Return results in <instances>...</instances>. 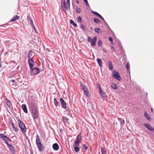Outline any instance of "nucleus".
<instances>
[{"mask_svg":"<svg viewBox=\"0 0 154 154\" xmlns=\"http://www.w3.org/2000/svg\"><path fill=\"white\" fill-rule=\"evenodd\" d=\"M67 5L68 8H69L70 9V2L67 3Z\"/></svg>","mask_w":154,"mask_h":154,"instance_id":"nucleus-50","label":"nucleus"},{"mask_svg":"<svg viewBox=\"0 0 154 154\" xmlns=\"http://www.w3.org/2000/svg\"><path fill=\"white\" fill-rule=\"evenodd\" d=\"M144 116L146 117V119L149 121H151L152 119L149 115L147 113V112L145 111L144 112Z\"/></svg>","mask_w":154,"mask_h":154,"instance_id":"nucleus-16","label":"nucleus"},{"mask_svg":"<svg viewBox=\"0 0 154 154\" xmlns=\"http://www.w3.org/2000/svg\"><path fill=\"white\" fill-rule=\"evenodd\" d=\"M78 22L79 23H81L82 22V20L81 17L80 16H79L78 17L77 19Z\"/></svg>","mask_w":154,"mask_h":154,"instance_id":"nucleus-38","label":"nucleus"},{"mask_svg":"<svg viewBox=\"0 0 154 154\" xmlns=\"http://www.w3.org/2000/svg\"><path fill=\"white\" fill-rule=\"evenodd\" d=\"M109 40L110 42H111V41H112L113 40V39H112V38L111 37H109Z\"/></svg>","mask_w":154,"mask_h":154,"instance_id":"nucleus-49","label":"nucleus"},{"mask_svg":"<svg viewBox=\"0 0 154 154\" xmlns=\"http://www.w3.org/2000/svg\"><path fill=\"white\" fill-rule=\"evenodd\" d=\"M14 130V131L15 132H17L18 130V128L15 126L13 127V128H12Z\"/></svg>","mask_w":154,"mask_h":154,"instance_id":"nucleus-44","label":"nucleus"},{"mask_svg":"<svg viewBox=\"0 0 154 154\" xmlns=\"http://www.w3.org/2000/svg\"><path fill=\"white\" fill-rule=\"evenodd\" d=\"M10 151L11 152L12 154H15L16 153V152L14 148V147L12 146V145H9V146L8 147Z\"/></svg>","mask_w":154,"mask_h":154,"instance_id":"nucleus-14","label":"nucleus"},{"mask_svg":"<svg viewBox=\"0 0 154 154\" xmlns=\"http://www.w3.org/2000/svg\"><path fill=\"white\" fill-rule=\"evenodd\" d=\"M69 120L66 117L63 116H62V121L64 123L67 122Z\"/></svg>","mask_w":154,"mask_h":154,"instance_id":"nucleus-26","label":"nucleus"},{"mask_svg":"<svg viewBox=\"0 0 154 154\" xmlns=\"http://www.w3.org/2000/svg\"><path fill=\"white\" fill-rule=\"evenodd\" d=\"M0 138L4 140V142L6 144L8 147L9 146V145H11L8 143V140H6L5 138L4 139V138L3 137L1 138Z\"/></svg>","mask_w":154,"mask_h":154,"instance_id":"nucleus-29","label":"nucleus"},{"mask_svg":"<svg viewBox=\"0 0 154 154\" xmlns=\"http://www.w3.org/2000/svg\"><path fill=\"white\" fill-rule=\"evenodd\" d=\"M98 46L99 47H101L102 45V42L100 39H99L98 41Z\"/></svg>","mask_w":154,"mask_h":154,"instance_id":"nucleus-33","label":"nucleus"},{"mask_svg":"<svg viewBox=\"0 0 154 154\" xmlns=\"http://www.w3.org/2000/svg\"><path fill=\"white\" fill-rule=\"evenodd\" d=\"M103 50L104 52L106 53V51L105 49H103Z\"/></svg>","mask_w":154,"mask_h":154,"instance_id":"nucleus-54","label":"nucleus"},{"mask_svg":"<svg viewBox=\"0 0 154 154\" xmlns=\"http://www.w3.org/2000/svg\"><path fill=\"white\" fill-rule=\"evenodd\" d=\"M32 50H30L29 51L27 54V57H28V62L29 65H30V67H32V66L33 65L32 64L35 62L33 59L32 56Z\"/></svg>","mask_w":154,"mask_h":154,"instance_id":"nucleus-4","label":"nucleus"},{"mask_svg":"<svg viewBox=\"0 0 154 154\" xmlns=\"http://www.w3.org/2000/svg\"><path fill=\"white\" fill-rule=\"evenodd\" d=\"M101 152L102 154H106V152L105 149L101 147Z\"/></svg>","mask_w":154,"mask_h":154,"instance_id":"nucleus-37","label":"nucleus"},{"mask_svg":"<svg viewBox=\"0 0 154 154\" xmlns=\"http://www.w3.org/2000/svg\"><path fill=\"white\" fill-rule=\"evenodd\" d=\"M91 13L92 14L96 15L98 17H99V16H100V14L98 13L97 12H95V11H92L91 12Z\"/></svg>","mask_w":154,"mask_h":154,"instance_id":"nucleus-34","label":"nucleus"},{"mask_svg":"<svg viewBox=\"0 0 154 154\" xmlns=\"http://www.w3.org/2000/svg\"><path fill=\"white\" fill-rule=\"evenodd\" d=\"M81 28L82 29V30L83 31H85V26L83 24H82L80 25Z\"/></svg>","mask_w":154,"mask_h":154,"instance_id":"nucleus-40","label":"nucleus"},{"mask_svg":"<svg viewBox=\"0 0 154 154\" xmlns=\"http://www.w3.org/2000/svg\"><path fill=\"white\" fill-rule=\"evenodd\" d=\"M31 25L32 26V27H33V29L34 30H35V31L36 32H37V31H36V29H35V26H34V24L33 23V25L32 24V25Z\"/></svg>","mask_w":154,"mask_h":154,"instance_id":"nucleus-47","label":"nucleus"},{"mask_svg":"<svg viewBox=\"0 0 154 154\" xmlns=\"http://www.w3.org/2000/svg\"><path fill=\"white\" fill-rule=\"evenodd\" d=\"M144 125L145 127L150 131H153L154 129L149 124H145Z\"/></svg>","mask_w":154,"mask_h":154,"instance_id":"nucleus-13","label":"nucleus"},{"mask_svg":"<svg viewBox=\"0 0 154 154\" xmlns=\"http://www.w3.org/2000/svg\"><path fill=\"white\" fill-rule=\"evenodd\" d=\"M126 68L128 69H129V62H128L126 65Z\"/></svg>","mask_w":154,"mask_h":154,"instance_id":"nucleus-45","label":"nucleus"},{"mask_svg":"<svg viewBox=\"0 0 154 154\" xmlns=\"http://www.w3.org/2000/svg\"><path fill=\"white\" fill-rule=\"evenodd\" d=\"M111 42L112 44H113V40Z\"/></svg>","mask_w":154,"mask_h":154,"instance_id":"nucleus-59","label":"nucleus"},{"mask_svg":"<svg viewBox=\"0 0 154 154\" xmlns=\"http://www.w3.org/2000/svg\"><path fill=\"white\" fill-rule=\"evenodd\" d=\"M82 139V137L81 133H80L77 137L75 140L73 144L75 145H79L81 140Z\"/></svg>","mask_w":154,"mask_h":154,"instance_id":"nucleus-9","label":"nucleus"},{"mask_svg":"<svg viewBox=\"0 0 154 154\" xmlns=\"http://www.w3.org/2000/svg\"><path fill=\"white\" fill-rule=\"evenodd\" d=\"M147 95H148L147 93V92H146V97H147Z\"/></svg>","mask_w":154,"mask_h":154,"instance_id":"nucleus-60","label":"nucleus"},{"mask_svg":"<svg viewBox=\"0 0 154 154\" xmlns=\"http://www.w3.org/2000/svg\"><path fill=\"white\" fill-rule=\"evenodd\" d=\"M11 125L12 126V128H13V127L15 126L14 124L13 123L11 124Z\"/></svg>","mask_w":154,"mask_h":154,"instance_id":"nucleus-53","label":"nucleus"},{"mask_svg":"<svg viewBox=\"0 0 154 154\" xmlns=\"http://www.w3.org/2000/svg\"><path fill=\"white\" fill-rule=\"evenodd\" d=\"M70 23L73 26H74L75 27H77V24L75 23L72 20H70Z\"/></svg>","mask_w":154,"mask_h":154,"instance_id":"nucleus-25","label":"nucleus"},{"mask_svg":"<svg viewBox=\"0 0 154 154\" xmlns=\"http://www.w3.org/2000/svg\"><path fill=\"white\" fill-rule=\"evenodd\" d=\"M98 89H99V91H100V90H102L101 89V87H100V84H98Z\"/></svg>","mask_w":154,"mask_h":154,"instance_id":"nucleus-48","label":"nucleus"},{"mask_svg":"<svg viewBox=\"0 0 154 154\" xmlns=\"http://www.w3.org/2000/svg\"><path fill=\"white\" fill-rule=\"evenodd\" d=\"M111 48H112V51H115V48L114 47H113V46H112Z\"/></svg>","mask_w":154,"mask_h":154,"instance_id":"nucleus-52","label":"nucleus"},{"mask_svg":"<svg viewBox=\"0 0 154 154\" xmlns=\"http://www.w3.org/2000/svg\"><path fill=\"white\" fill-rule=\"evenodd\" d=\"M27 18L29 22H30V25H33V21L32 20L31 17L29 15L27 16Z\"/></svg>","mask_w":154,"mask_h":154,"instance_id":"nucleus-24","label":"nucleus"},{"mask_svg":"<svg viewBox=\"0 0 154 154\" xmlns=\"http://www.w3.org/2000/svg\"><path fill=\"white\" fill-rule=\"evenodd\" d=\"M81 85L82 89L83 91L84 94L87 97H89L90 96L89 94V92L86 86L85 85H82L81 83Z\"/></svg>","mask_w":154,"mask_h":154,"instance_id":"nucleus-8","label":"nucleus"},{"mask_svg":"<svg viewBox=\"0 0 154 154\" xmlns=\"http://www.w3.org/2000/svg\"><path fill=\"white\" fill-rule=\"evenodd\" d=\"M8 53V52H6L5 53V55H6V54H7Z\"/></svg>","mask_w":154,"mask_h":154,"instance_id":"nucleus-57","label":"nucleus"},{"mask_svg":"<svg viewBox=\"0 0 154 154\" xmlns=\"http://www.w3.org/2000/svg\"><path fill=\"white\" fill-rule=\"evenodd\" d=\"M65 112L67 114H69L70 113V110L69 109H67L65 110Z\"/></svg>","mask_w":154,"mask_h":154,"instance_id":"nucleus-39","label":"nucleus"},{"mask_svg":"<svg viewBox=\"0 0 154 154\" xmlns=\"http://www.w3.org/2000/svg\"><path fill=\"white\" fill-rule=\"evenodd\" d=\"M54 105L56 106H57L58 105V102L56 99V98H54Z\"/></svg>","mask_w":154,"mask_h":154,"instance_id":"nucleus-36","label":"nucleus"},{"mask_svg":"<svg viewBox=\"0 0 154 154\" xmlns=\"http://www.w3.org/2000/svg\"><path fill=\"white\" fill-rule=\"evenodd\" d=\"M3 51V50H2V52Z\"/></svg>","mask_w":154,"mask_h":154,"instance_id":"nucleus-64","label":"nucleus"},{"mask_svg":"<svg viewBox=\"0 0 154 154\" xmlns=\"http://www.w3.org/2000/svg\"><path fill=\"white\" fill-rule=\"evenodd\" d=\"M3 134H0V138H1L2 137V135Z\"/></svg>","mask_w":154,"mask_h":154,"instance_id":"nucleus-56","label":"nucleus"},{"mask_svg":"<svg viewBox=\"0 0 154 154\" xmlns=\"http://www.w3.org/2000/svg\"><path fill=\"white\" fill-rule=\"evenodd\" d=\"M112 77L117 80L120 81L121 80V78L120 77L119 73L116 71L113 72Z\"/></svg>","mask_w":154,"mask_h":154,"instance_id":"nucleus-10","label":"nucleus"},{"mask_svg":"<svg viewBox=\"0 0 154 154\" xmlns=\"http://www.w3.org/2000/svg\"><path fill=\"white\" fill-rule=\"evenodd\" d=\"M22 108L24 112L25 113H28V111L26 105L25 104H23L22 105Z\"/></svg>","mask_w":154,"mask_h":154,"instance_id":"nucleus-20","label":"nucleus"},{"mask_svg":"<svg viewBox=\"0 0 154 154\" xmlns=\"http://www.w3.org/2000/svg\"><path fill=\"white\" fill-rule=\"evenodd\" d=\"M97 61L99 65V66L100 67H101L102 65V62L101 60L100 59L97 58Z\"/></svg>","mask_w":154,"mask_h":154,"instance_id":"nucleus-23","label":"nucleus"},{"mask_svg":"<svg viewBox=\"0 0 154 154\" xmlns=\"http://www.w3.org/2000/svg\"><path fill=\"white\" fill-rule=\"evenodd\" d=\"M97 39V37L96 36L94 37L92 39L90 36H88V42L91 43V45L93 47L95 46Z\"/></svg>","mask_w":154,"mask_h":154,"instance_id":"nucleus-6","label":"nucleus"},{"mask_svg":"<svg viewBox=\"0 0 154 154\" xmlns=\"http://www.w3.org/2000/svg\"><path fill=\"white\" fill-rule=\"evenodd\" d=\"M82 147L85 150H87L88 148V147L85 144L83 145Z\"/></svg>","mask_w":154,"mask_h":154,"instance_id":"nucleus-42","label":"nucleus"},{"mask_svg":"<svg viewBox=\"0 0 154 154\" xmlns=\"http://www.w3.org/2000/svg\"><path fill=\"white\" fill-rule=\"evenodd\" d=\"M19 128L22 133H24L26 131V128L23 122L20 119L18 120Z\"/></svg>","mask_w":154,"mask_h":154,"instance_id":"nucleus-5","label":"nucleus"},{"mask_svg":"<svg viewBox=\"0 0 154 154\" xmlns=\"http://www.w3.org/2000/svg\"><path fill=\"white\" fill-rule=\"evenodd\" d=\"M61 7L62 9L64 12H66V11L68 10L67 6L66 5L65 0H64L63 1H61Z\"/></svg>","mask_w":154,"mask_h":154,"instance_id":"nucleus-11","label":"nucleus"},{"mask_svg":"<svg viewBox=\"0 0 154 154\" xmlns=\"http://www.w3.org/2000/svg\"><path fill=\"white\" fill-rule=\"evenodd\" d=\"M76 11L77 13H79L80 12L81 9L79 8H78V7L76 8Z\"/></svg>","mask_w":154,"mask_h":154,"instance_id":"nucleus-43","label":"nucleus"},{"mask_svg":"<svg viewBox=\"0 0 154 154\" xmlns=\"http://www.w3.org/2000/svg\"><path fill=\"white\" fill-rule=\"evenodd\" d=\"M76 2L77 3V4L79 3V1L78 0H76Z\"/></svg>","mask_w":154,"mask_h":154,"instance_id":"nucleus-55","label":"nucleus"},{"mask_svg":"<svg viewBox=\"0 0 154 154\" xmlns=\"http://www.w3.org/2000/svg\"><path fill=\"white\" fill-rule=\"evenodd\" d=\"M35 144L39 151L42 152L44 149V148L40 141L39 136L38 134H37L36 135Z\"/></svg>","mask_w":154,"mask_h":154,"instance_id":"nucleus-1","label":"nucleus"},{"mask_svg":"<svg viewBox=\"0 0 154 154\" xmlns=\"http://www.w3.org/2000/svg\"><path fill=\"white\" fill-rule=\"evenodd\" d=\"M94 31L96 32H97L98 33L102 32L101 29L99 28H95L94 29Z\"/></svg>","mask_w":154,"mask_h":154,"instance_id":"nucleus-28","label":"nucleus"},{"mask_svg":"<svg viewBox=\"0 0 154 154\" xmlns=\"http://www.w3.org/2000/svg\"><path fill=\"white\" fill-rule=\"evenodd\" d=\"M6 105L10 109V100H8V99H6Z\"/></svg>","mask_w":154,"mask_h":154,"instance_id":"nucleus-30","label":"nucleus"},{"mask_svg":"<svg viewBox=\"0 0 154 154\" xmlns=\"http://www.w3.org/2000/svg\"><path fill=\"white\" fill-rule=\"evenodd\" d=\"M2 135V136L1 138L3 137L4 138V139L5 138V139L7 140H8V141H11V139L9 138L6 136L5 135H4V134H3Z\"/></svg>","mask_w":154,"mask_h":154,"instance_id":"nucleus-27","label":"nucleus"},{"mask_svg":"<svg viewBox=\"0 0 154 154\" xmlns=\"http://www.w3.org/2000/svg\"><path fill=\"white\" fill-rule=\"evenodd\" d=\"M99 93L101 97L103 98L106 99V98L105 93L102 90L99 91Z\"/></svg>","mask_w":154,"mask_h":154,"instance_id":"nucleus-18","label":"nucleus"},{"mask_svg":"<svg viewBox=\"0 0 154 154\" xmlns=\"http://www.w3.org/2000/svg\"><path fill=\"white\" fill-rule=\"evenodd\" d=\"M84 2L87 6L88 7L89 6V5L88 2L87 0H84Z\"/></svg>","mask_w":154,"mask_h":154,"instance_id":"nucleus-41","label":"nucleus"},{"mask_svg":"<svg viewBox=\"0 0 154 154\" xmlns=\"http://www.w3.org/2000/svg\"><path fill=\"white\" fill-rule=\"evenodd\" d=\"M9 84L12 87H16L17 85V82L14 80L10 81Z\"/></svg>","mask_w":154,"mask_h":154,"instance_id":"nucleus-17","label":"nucleus"},{"mask_svg":"<svg viewBox=\"0 0 154 154\" xmlns=\"http://www.w3.org/2000/svg\"><path fill=\"white\" fill-rule=\"evenodd\" d=\"M98 17L101 18L105 23H106L104 19L101 15H100V16H99Z\"/></svg>","mask_w":154,"mask_h":154,"instance_id":"nucleus-46","label":"nucleus"},{"mask_svg":"<svg viewBox=\"0 0 154 154\" xmlns=\"http://www.w3.org/2000/svg\"><path fill=\"white\" fill-rule=\"evenodd\" d=\"M94 22L96 23H100L99 20L97 18H94Z\"/></svg>","mask_w":154,"mask_h":154,"instance_id":"nucleus-35","label":"nucleus"},{"mask_svg":"<svg viewBox=\"0 0 154 154\" xmlns=\"http://www.w3.org/2000/svg\"><path fill=\"white\" fill-rule=\"evenodd\" d=\"M119 121H120L121 124L122 125H123L125 124V121L124 120L122 119L121 118H119Z\"/></svg>","mask_w":154,"mask_h":154,"instance_id":"nucleus-32","label":"nucleus"},{"mask_svg":"<svg viewBox=\"0 0 154 154\" xmlns=\"http://www.w3.org/2000/svg\"><path fill=\"white\" fill-rule=\"evenodd\" d=\"M108 64L109 69L112 70L113 69V64L112 62L110 61H109Z\"/></svg>","mask_w":154,"mask_h":154,"instance_id":"nucleus-22","label":"nucleus"},{"mask_svg":"<svg viewBox=\"0 0 154 154\" xmlns=\"http://www.w3.org/2000/svg\"><path fill=\"white\" fill-rule=\"evenodd\" d=\"M35 63H34L33 64H32L33 65L30 67V65L29 66L30 69L31 70L30 72V75H36L38 74L40 72L39 69L38 68H33L34 66Z\"/></svg>","mask_w":154,"mask_h":154,"instance_id":"nucleus-3","label":"nucleus"},{"mask_svg":"<svg viewBox=\"0 0 154 154\" xmlns=\"http://www.w3.org/2000/svg\"><path fill=\"white\" fill-rule=\"evenodd\" d=\"M91 30H93V28L92 27H91L90 28Z\"/></svg>","mask_w":154,"mask_h":154,"instance_id":"nucleus-62","label":"nucleus"},{"mask_svg":"<svg viewBox=\"0 0 154 154\" xmlns=\"http://www.w3.org/2000/svg\"><path fill=\"white\" fill-rule=\"evenodd\" d=\"M53 148L55 151H57L59 149V146L57 143H55L53 145Z\"/></svg>","mask_w":154,"mask_h":154,"instance_id":"nucleus-19","label":"nucleus"},{"mask_svg":"<svg viewBox=\"0 0 154 154\" xmlns=\"http://www.w3.org/2000/svg\"><path fill=\"white\" fill-rule=\"evenodd\" d=\"M32 112L33 114V118L35 119H37L38 116V112L36 107L33 105L32 107Z\"/></svg>","mask_w":154,"mask_h":154,"instance_id":"nucleus-7","label":"nucleus"},{"mask_svg":"<svg viewBox=\"0 0 154 154\" xmlns=\"http://www.w3.org/2000/svg\"><path fill=\"white\" fill-rule=\"evenodd\" d=\"M79 145H75V144H73V147L75 152L76 153H78L80 150V148L79 147Z\"/></svg>","mask_w":154,"mask_h":154,"instance_id":"nucleus-15","label":"nucleus"},{"mask_svg":"<svg viewBox=\"0 0 154 154\" xmlns=\"http://www.w3.org/2000/svg\"><path fill=\"white\" fill-rule=\"evenodd\" d=\"M151 112H153V109H152H152H151Z\"/></svg>","mask_w":154,"mask_h":154,"instance_id":"nucleus-63","label":"nucleus"},{"mask_svg":"<svg viewBox=\"0 0 154 154\" xmlns=\"http://www.w3.org/2000/svg\"><path fill=\"white\" fill-rule=\"evenodd\" d=\"M63 131V129H60V132L61 133H62Z\"/></svg>","mask_w":154,"mask_h":154,"instance_id":"nucleus-51","label":"nucleus"},{"mask_svg":"<svg viewBox=\"0 0 154 154\" xmlns=\"http://www.w3.org/2000/svg\"><path fill=\"white\" fill-rule=\"evenodd\" d=\"M60 102L63 107L64 109H66L67 107L66 103L62 98H60Z\"/></svg>","mask_w":154,"mask_h":154,"instance_id":"nucleus-12","label":"nucleus"},{"mask_svg":"<svg viewBox=\"0 0 154 154\" xmlns=\"http://www.w3.org/2000/svg\"><path fill=\"white\" fill-rule=\"evenodd\" d=\"M67 3L70 2V0H66Z\"/></svg>","mask_w":154,"mask_h":154,"instance_id":"nucleus-58","label":"nucleus"},{"mask_svg":"<svg viewBox=\"0 0 154 154\" xmlns=\"http://www.w3.org/2000/svg\"><path fill=\"white\" fill-rule=\"evenodd\" d=\"M6 24H4V25H2L0 26H4L5 25H6Z\"/></svg>","mask_w":154,"mask_h":154,"instance_id":"nucleus-61","label":"nucleus"},{"mask_svg":"<svg viewBox=\"0 0 154 154\" xmlns=\"http://www.w3.org/2000/svg\"><path fill=\"white\" fill-rule=\"evenodd\" d=\"M111 87L114 89H116L117 88V85L115 83H113L112 84Z\"/></svg>","mask_w":154,"mask_h":154,"instance_id":"nucleus-31","label":"nucleus"},{"mask_svg":"<svg viewBox=\"0 0 154 154\" xmlns=\"http://www.w3.org/2000/svg\"><path fill=\"white\" fill-rule=\"evenodd\" d=\"M20 17L17 15H15L14 16L12 19L11 20L10 22H14L16 21L17 20L19 19Z\"/></svg>","mask_w":154,"mask_h":154,"instance_id":"nucleus-21","label":"nucleus"},{"mask_svg":"<svg viewBox=\"0 0 154 154\" xmlns=\"http://www.w3.org/2000/svg\"><path fill=\"white\" fill-rule=\"evenodd\" d=\"M141 91L140 86L135 84V101L138 98V100L137 101L139 102L141 101V97L139 98V97L141 94Z\"/></svg>","mask_w":154,"mask_h":154,"instance_id":"nucleus-2","label":"nucleus"}]
</instances>
